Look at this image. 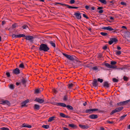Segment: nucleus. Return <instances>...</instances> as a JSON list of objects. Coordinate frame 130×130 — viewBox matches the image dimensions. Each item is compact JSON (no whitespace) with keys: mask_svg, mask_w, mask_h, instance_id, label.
<instances>
[{"mask_svg":"<svg viewBox=\"0 0 130 130\" xmlns=\"http://www.w3.org/2000/svg\"><path fill=\"white\" fill-rule=\"evenodd\" d=\"M54 105H56L57 106H60L63 107H66L69 110H73V108L70 105H66L65 103H55L54 104Z\"/></svg>","mask_w":130,"mask_h":130,"instance_id":"f257e3e1","label":"nucleus"},{"mask_svg":"<svg viewBox=\"0 0 130 130\" xmlns=\"http://www.w3.org/2000/svg\"><path fill=\"white\" fill-rule=\"evenodd\" d=\"M50 49V48L46 44L43 43L41 44L39 48L40 51H43L45 52H48Z\"/></svg>","mask_w":130,"mask_h":130,"instance_id":"f03ea898","label":"nucleus"},{"mask_svg":"<svg viewBox=\"0 0 130 130\" xmlns=\"http://www.w3.org/2000/svg\"><path fill=\"white\" fill-rule=\"evenodd\" d=\"M123 108V107L122 106L120 107L116 108L115 109L112 111L110 113V114L111 115H112L116 112H120L122 110Z\"/></svg>","mask_w":130,"mask_h":130,"instance_id":"7ed1b4c3","label":"nucleus"},{"mask_svg":"<svg viewBox=\"0 0 130 130\" xmlns=\"http://www.w3.org/2000/svg\"><path fill=\"white\" fill-rule=\"evenodd\" d=\"M76 58L75 60H74L76 61V62H75L72 63L73 68H75L82 65L81 62L80 61L77 60V59H78L77 58Z\"/></svg>","mask_w":130,"mask_h":130,"instance_id":"20e7f679","label":"nucleus"},{"mask_svg":"<svg viewBox=\"0 0 130 130\" xmlns=\"http://www.w3.org/2000/svg\"><path fill=\"white\" fill-rule=\"evenodd\" d=\"M62 54L69 60L73 61L74 60H75L76 58L74 56L70 55L65 53H62Z\"/></svg>","mask_w":130,"mask_h":130,"instance_id":"39448f33","label":"nucleus"},{"mask_svg":"<svg viewBox=\"0 0 130 130\" xmlns=\"http://www.w3.org/2000/svg\"><path fill=\"white\" fill-rule=\"evenodd\" d=\"M110 40L108 42V43L111 45L113 43H116L118 41V40L116 38H110Z\"/></svg>","mask_w":130,"mask_h":130,"instance_id":"423d86ee","label":"nucleus"},{"mask_svg":"<svg viewBox=\"0 0 130 130\" xmlns=\"http://www.w3.org/2000/svg\"><path fill=\"white\" fill-rule=\"evenodd\" d=\"M98 110V108H94L91 109H87L86 110L85 112L86 113H92L94 111Z\"/></svg>","mask_w":130,"mask_h":130,"instance_id":"0eeeda50","label":"nucleus"},{"mask_svg":"<svg viewBox=\"0 0 130 130\" xmlns=\"http://www.w3.org/2000/svg\"><path fill=\"white\" fill-rule=\"evenodd\" d=\"M74 15L75 16L76 19H80L82 18L81 13L79 11H78L77 12H75L74 14Z\"/></svg>","mask_w":130,"mask_h":130,"instance_id":"6e6552de","label":"nucleus"},{"mask_svg":"<svg viewBox=\"0 0 130 130\" xmlns=\"http://www.w3.org/2000/svg\"><path fill=\"white\" fill-rule=\"evenodd\" d=\"M34 38L33 36L28 35L26 36V37L25 38V39L29 40L30 42L32 43L33 41V39Z\"/></svg>","mask_w":130,"mask_h":130,"instance_id":"1a4fd4ad","label":"nucleus"},{"mask_svg":"<svg viewBox=\"0 0 130 130\" xmlns=\"http://www.w3.org/2000/svg\"><path fill=\"white\" fill-rule=\"evenodd\" d=\"M105 66L106 67L111 68L115 69L117 68V66H113V65H111L108 63H106L104 64Z\"/></svg>","mask_w":130,"mask_h":130,"instance_id":"9d476101","label":"nucleus"},{"mask_svg":"<svg viewBox=\"0 0 130 130\" xmlns=\"http://www.w3.org/2000/svg\"><path fill=\"white\" fill-rule=\"evenodd\" d=\"M92 84L93 86L94 87H96L98 86V83L96 79H93L92 83Z\"/></svg>","mask_w":130,"mask_h":130,"instance_id":"9b49d317","label":"nucleus"},{"mask_svg":"<svg viewBox=\"0 0 130 130\" xmlns=\"http://www.w3.org/2000/svg\"><path fill=\"white\" fill-rule=\"evenodd\" d=\"M98 116L96 115L92 114L90 115L89 116V118L91 119H94L98 118Z\"/></svg>","mask_w":130,"mask_h":130,"instance_id":"f8f14e48","label":"nucleus"},{"mask_svg":"<svg viewBox=\"0 0 130 130\" xmlns=\"http://www.w3.org/2000/svg\"><path fill=\"white\" fill-rule=\"evenodd\" d=\"M35 102H37L40 104L43 103L44 101V100L43 99H40L39 98H36L34 101Z\"/></svg>","mask_w":130,"mask_h":130,"instance_id":"ddd939ff","label":"nucleus"},{"mask_svg":"<svg viewBox=\"0 0 130 130\" xmlns=\"http://www.w3.org/2000/svg\"><path fill=\"white\" fill-rule=\"evenodd\" d=\"M20 71L18 68H17L13 70V73L16 75L20 73Z\"/></svg>","mask_w":130,"mask_h":130,"instance_id":"4468645a","label":"nucleus"},{"mask_svg":"<svg viewBox=\"0 0 130 130\" xmlns=\"http://www.w3.org/2000/svg\"><path fill=\"white\" fill-rule=\"evenodd\" d=\"M101 29H102L108 30L110 31H112L113 30V29L110 26L102 27Z\"/></svg>","mask_w":130,"mask_h":130,"instance_id":"2eb2a0df","label":"nucleus"},{"mask_svg":"<svg viewBox=\"0 0 130 130\" xmlns=\"http://www.w3.org/2000/svg\"><path fill=\"white\" fill-rule=\"evenodd\" d=\"M0 102V104L3 105L7 104L8 105H9L10 104L9 102L7 100L2 101H1Z\"/></svg>","mask_w":130,"mask_h":130,"instance_id":"dca6fc26","label":"nucleus"},{"mask_svg":"<svg viewBox=\"0 0 130 130\" xmlns=\"http://www.w3.org/2000/svg\"><path fill=\"white\" fill-rule=\"evenodd\" d=\"M110 84L108 83V82L107 81L104 82L103 84V86L104 87L108 88L110 87Z\"/></svg>","mask_w":130,"mask_h":130,"instance_id":"f3484780","label":"nucleus"},{"mask_svg":"<svg viewBox=\"0 0 130 130\" xmlns=\"http://www.w3.org/2000/svg\"><path fill=\"white\" fill-rule=\"evenodd\" d=\"M79 127H80L82 129H87L89 128V126L88 125H82L79 124Z\"/></svg>","mask_w":130,"mask_h":130,"instance_id":"a211bd4d","label":"nucleus"},{"mask_svg":"<svg viewBox=\"0 0 130 130\" xmlns=\"http://www.w3.org/2000/svg\"><path fill=\"white\" fill-rule=\"evenodd\" d=\"M27 82V80L26 79H25L24 78H23V77L22 79L21 80V84L22 83L23 85H24L25 87L26 86V84Z\"/></svg>","mask_w":130,"mask_h":130,"instance_id":"6ab92c4d","label":"nucleus"},{"mask_svg":"<svg viewBox=\"0 0 130 130\" xmlns=\"http://www.w3.org/2000/svg\"><path fill=\"white\" fill-rule=\"evenodd\" d=\"M60 116L61 117L63 118H70V117L67 115H66L64 113H60Z\"/></svg>","mask_w":130,"mask_h":130,"instance_id":"aec40b11","label":"nucleus"},{"mask_svg":"<svg viewBox=\"0 0 130 130\" xmlns=\"http://www.w3.org/2000/svg\"><path fill=\"white\" fill-rule=\"evenodd\" d=\"M34 108L35 110H38L40 109V106L37 104H35L34 106Z\"/></svg>","mask_w":130,"mask_h":130,"instance_id":"412c9836","label":"nucleus"},{"mask_svg":"<svg viewBox=\"0 0 130 130\" xmlns=\"http://www.w3.org/2000/svg\"><path fill=\"white\" fill-rule=\"evenodd\" d=\"M22 127H27L28 128H31L32 127L31 125L27 124L25 123H23L22 124Z\"/></svg>","mask_w":130,"mask_h":130,"instance_id":"4be33fe9","label":"nucleus"},{"mask_svg":"<svg viewBox=\"0 0 130 130\" xmlns=\"http://www.w3.org/2000/svg\"><path fill=\"white\" fill-rule=\"evenodd\" d=\"M48 43L54 47H55L56 45L55 43L53 41H49Z\"/></svg>","mask_w":130,"mask_h":130,"instance_id":"5701e85b","label":"nucleus"},{"mask_svg":"<svg viewBox=\"0 0 130 130\" xmlns=\"http://www.w3.org/2000/svg\"><path fill=\"white\" fill-rule=\"evenodd\" d=\"M56 117L55 116H52L49 118L48 120V122H51L53 120H55V119Z\"/></svg>","mask_w":130,"mask_h":130,"instance_id":"b1692460","label":"nucleus"},{"mask_svg":"<svg viewBox=\"0 0 130 130\" xmlns=\"http://www.w3.org/2000/svg\"><path fill=\"white\" fill-rule=\"evenodd\" d=\"M69 126L74 129L76 128L77 127V126L76 125L73 124H69Z\"/></svg>","mask_w":130,"mask_h":130,"instance_id":"393cba45","label":"nucleus"},{"mask_svg":"<svg viewBox=\"0 0 130 130\" xmlns=\"http://www.w3.org/2000/svg\"><path fill=\"white\" fill-rule=\"evenodd\" d=\"M41 92V91L40 90V89H38L35 90L34 93L35 94H38L40 93Z\"/></svg>","mask_w":130,"mask_h":130,"instance_id":"a878e982","label":"nucleus"},{"mask_svg":"<svg viewBox=\"0 0 130 130\" xmlns=\"http://www.w3.org/2000/svg\"><path fill=\"white\" fill-rule=\"evenodd\" d=\"M117 105L118 106H121L125 105L123 101L121 102H120L118 103H117Z\"/></svg>","mask_w":130,"mask_h":130,"instance_id":"bb28decb","label":"nucleus"},{"mask_svg":"<svg viewBox=\"0 0 130 130\" xmlns=\"http://www.w3.org/2000/svg\"><path fill=\"white\" fill-rule=\"evenodd\" d=\"M73 84L72 83H71L70 84H68L67 85V86L69 89H71L73 87Z\"/></svg>","mask_w":130,"mask_h":130,"instance_id":"cd10ccee","label":"nucleus"},{"mask_svg":"<svg viewBox=\"0 0 130 130\" xmlns=\"http://www.w3.org/2000/svg\"><path fill=\"white\" fill-rule=\"evenodd\" d=\"M127 116V115L126 114V115H123L121 116L120 118V121H122V120H123V119H124L125 117H126V116Z\"/></svg>","mask_w":130,"mask_h":130,"instance_id":"c85d7f7f","label":"nucleus"},{"mask_svg":"<svg viewBox=\"0 0 130 130\" xmlns=\"http://www.w3.org/2000/svg\"><path fill=\"white\" fill-rule=\"evenodd\" d=\"M22 28L23 29H26L27 28H28V27L27 25H25L23 26L22 27Z\"/></svg>","mask_w":130,"mask_h":130,"instance_id":"c756f323","label":"nucleus"},{"mask_svg":"<svg viewBox=\"0 0 130 130\" xmlns=\"http://www.w3.org/2000/svg\"><path fill=\"white\" fill-rule=\"evenodd\" d=\"M42 127L46 129L48 128L49 127V125H43L42 126Z\"/></svg>","mask_w":130,"mask_h":130,"instance_id":"7c9ffc66","label":"nucleus"},{"mask_svg":"<svg viewBox=\"0 0 130 130\" xmlns=\"http://www.w3.org/2000/svg\"><path fill=\"white\" fill-rule=\"evenodd\" d=\"M99 1L101 2L103 4H106L107 3V2L105 0H99Z\"/></svg>","mask_w":130,"mask_h":130,"instance_id":"2f4dec72","label":"nucleus"},{"mask_svg":"<svg viewBox=\"0 0 130 130\" xmlns=\"http://www.w3.org/2000/svg\"><path fill=\"white\" fill-rule=\"evenodd\" d=\"M18 25L16 23H14L12 25V27L13 29H14L18 26Z\"/></svg>","mask_w":130,"mask_h":130,"instance_id":"473e14b6","label":"nucleus"},{"mask_svg":"<svg viewBox=\"0 0 130 130\" xmlns=\"http://www.w3.org/2000/svg\"><path fill=\"white\" fill-rule=\"evenodd\" d=\"M19 68L24 69L25 68V66L23 63H21L19 66Z\"/></svg>","mask_w":130,"mask_h":130,"instance_id":"72a5a7b5","label":"nucleus"},{"mask_svg":"<svg viewBox=\"0 0 130 130\" xmlns=\"http://www.w3.org/2000/svg\"><path fill=\"white\" fill-rule=\"evenodd\" d=\"M100 34L102 35V36H106L108 34L106 32H102L100 33Z\"/></svg>","mask_w":130,"mask_h":130,"instance_id":"f704fd0d","label":"nucleus"},{"mask_svg":"<svg viewBox=\"0 0 130 130\" xmlns=\"http://www.w3.org/2000/svg\"><path fill=\"white\" fill-rule=\"evenodd\" d=\"M63 100L64 101H67L68 100V96L67 95L64 96L63 98Z\"/></svg>","mask_w":130,"mask_h":130,"instance_id":"c9c22d12","label":"nucleus"},{"mask_svg":"<svg viewBox=\"0 0 130 130\" xmlns=\"http://www.w3.org/2000/svg\"><path fill=\"white\" fill-rule=\"evenodd\" d=\"M112 81L114 83H117L118 82L119 80L118 79L115 78H113L112 79Z\"/></svg>","mask_w":130,"mask_h":130,"instance_id":"e433bc0d","label":"nucleus"},{"mask_svg":"<svg viewBox=\"0 0 130 130\" xmlns=\"http://www.w3.org/2000/svg\"><path fill=\"white\" fill-rule=\"evenodd\" d=\"M91 69H92L93 70L96 71L98 70V68H97V67L96 66H95L94 67H93L91 68Z\"/></svg>","mask_w":130,"mask_h":130,"instance_id":"4c0bfd02","label":"nucleus"},{"mask_svg":"<svg viewBox=\"0 0 130 130\" xmlns=\"http://www.w3.org/2000/svg\"><path fill=\"white\" fill-rule=\"evenodd\" d=\"M9 88L12 89H13L14 88V86L13 84H10L9 86Z\"/></svg>","mask_w":130,"mask_h":130,"instance_id":"58836bf2","label":"nucleus"},{"mask_svg":"<svg viewBox=\"0 0 130 130\" xmlns=\"http://www.w3.org/2000/svg\"><path fill=\"white\" fill-rule=\"evenodd\" d=\"M121 53V51H117L116 52V54L117 55H119Z\"/></svg>","mask_w":130,"mask_h":130,"instance_id":"ea45409f","label":"nucleus"},{"mask_svg":"<svg viewBox=\"0 0 130 130\" xmlns=\"http://www.w3.org/2000/svg\"><path fill=\"white\" fill-rule=\"evenodd\" d=\"M18 36V35H15L14 34H12V38L13 39L14 38V39L18 38V37H17Z\"/></svg>","mask_w":130,"mask_h":130,"instance_id":"a19ab883","label":"nucleus"},{"mask_svg":"<svg viewBox=\"0 0 130 130\" xmlns=\"http://www.w3.org/2000/svg\"><path fill=\"white\" fill-rule=\"evenodd\" d=\"M123 79L125 81H127L128 80V77L125 76H123Z\"/></svg>","mask_w":130,"mask_h":130,"instance_id":"79ce46f5","label":"nucleus"},{"mask_svg":"<svg viewBox=\"0 0 130 130\" xmlns=\"http://www.w3.org/2000/svg\"><path fill=\"white\" fill-rule=\"evenodd\" d=\"M1 130H9V129L7 128L3 127L1 128Z\"/></svg>","mask_w":130,"mask_h":130,"instance_id":"37998d69","label":"nucleus"},{"mask_svg":"<svg viewBox=\"0 0 130 130\" xmlns=\"http://www.w3.org/2000/svg\"><path fill=\"white\" fill-rule=\"evenodd\" d=\"M97 80L98 81L100 82L101 83H102L103 82V79H100V78H98Z\"/></svg>","mask_w":130,"mask_h":130,"instance_id":"c03bdc74","label":"nucleus"},{"mask_svg":"<svg viewBox=\"0 0 130 130\" xmlns=\"http://www.w3.org/2000/svg\"><path fill=\"white\" fill-rule=\"evenodd\" d=\"M6 75L7 76V77H9L10 76V73L8 72H7L6 73Z\"/></svg>","mask_w":130,"mask_h":130,"instance_id":"a18cd8bd","label":"nucleus"},{"mask_svg":"<svg viewBox=\"0 0 130 130\" xmlns=\"http://www.w3.org/2000/svg\"><path fill=\"white\" fill-rule=\"evenodd\" d=\"M117 63V62L115 61H113L111 62L110 64L112 65L115 64Z\"/></svg>","mask_w":130,"mask_h":130,"instance_id":"49530a36","label":"nucleus"},{"mask_svg":"<svg viewBox=\"0 0 130 130\" xmlns=\"http://www.w3.org/2000/svg\"><path fill=\"white\" fill-rule=\"evenodd\" d=\"M123 102H124V105H125L126 104L130 102V99L129 100L124 101Z\"/></svg>","mask_w":130,"mask_h":130,"instance_id":"de8ad7c7","label":"nucleus"},{"mask_svg":"<svg viewBox=\"0 0 130 130\" xmlns=\"http://www.w3.org/2000/svg\"><path fill=\"white\" fill-rule=\"evenodd\" d=\"M121 4L123 6H126L127 5L126 3L123 2H121Z\"/></svg>","mask_w":130,"mask_h":130,"instance_id":"09e8293b","label":"nucleus"},{"mask_svg":"<svg viewBox=\"0 0 130 130\" xmlns=\"http://www.w3.org/2000/svg\"><path fill=\"white\" fill-rule=\"evenodd\" d=\"M75 2V0H71L70 1V3L71 4H74Z\"/></svg>","mask_w":130,"mask_h":130,"instance_id":"8fccbe9b","label":"nucleus"},{"mask_svg":"<svg viewBox=\"0 0 130 130\" xmlns=\"http://www.w3.org/2000/svg\"><path fill=\"white\" fill-rule=\"evenodd\" d=\"M26 104L25 102L24 101L22 102V103L21 106L22 107H25L26 106Z\"/></svg>","mask_w":130,"mask_h":130,"instance_id":"3c124183","label":"nucleus"},{"mask_svg":"<svg viewBox=\"0 0 130 130\" xmlns=\"http://www.w3.org/2000/svg\"><path fill=\"white\" fill-rule=\"evenodd\" d=\"M98 56L99 58H101L102 57V54L100 53L98 54Z\"/></svg>","mask_w":130,"mask_h":130,"instance_id":"603ef678","label":"nucleus"},{"mask_svg":"<svg viewBox=\"0 0 130 130\" xmlns=\"http://www.w3.org/2000/svg\"><path fill=\"white\" fill-rule=\"evenodd\" d=\"M66 6L69 9H71L72 8L73 6H70L67 4L66 5Z\"/></svg>","mask_w":130,"mask_h":130,"instance_id":"864d4df0","label":"nucleus"},{"mask_svg":"<svg viewBox=\"0 0 130 130\" xmlns=\"http://www.w3.org/2000/svg\"><path fill=\"white\" fill-rule=\"evenodd\" d=\"M83 17L87 19H89V18L85 14H83Z\"/></svg>","mask_w":130,"mask_h":130,"instance_id":"5fc2aeb1","label":"nucleus"},{"mask_svg":"<svg viewBox=\"0 0 130 130\" xmlns=\"http://www.w3.org/2000/svg\"><path fill=\"white\" fill-rule=\"evenodd\" d=\"M107 122L108 123H109L111 124L113 123L114 122L113 121H109L107 120Z\"/></svg>","mask_w":130,"mask_h":130,"instance_id":"6e6d98bb","label":"nucleus"},{"mask_svg":"<svg viewBox=\"0 0 130 130\" xmlns=\"http://www.w3.org/2000/svg\"><path fill=\"white\" fill-rule=\"evenodd\" d=\"M85 8L87 10H89L90 8L89 6L87 5L85 6Z\"/></svg>","mask_w":130,"mask_h":130,"instance_id":"4d7b16f0","label":"nucleus"},{"mask_svg":"<svg viewBox=\"0 0 130 130\" xmlns=\"http://www.w3.org/2000/svg\"><path fill=\"white\" fill-rule=\"evenodd\" d=\"M113 31H112V32H113L114 33H115V32H116V33H117V29H113Z\"/></svg>","mask_w":130,"mask_h":130,"instance_id":"13d9d810","label":"nucleus"},{"mask_svg":"<svg viewBox=\"0 0 130 130\" xmlns=\"http://www.w3.org/2000/svg\"><path fill=\"white\" fill-rule=\"evenodd\" d=\"M53 90L54 92L55 93H56L58 92V91L55 89H53Z\"/></svg>","mask_w":130,"mask_h":130,"instance_id":"bf43d9fd","label":"nucleus"},{"mask_svg":"<svg viewBox=\"0 0 130 130\" xmlns=\"http://www.w3.org/2000/svg\"><path fill=\"white\" fill-rule=\"evenodd\" d=\"M107 46L105 45L103 47V49L104 50H105L107 48Z\"/></svg>","mask_w":130,"mask_h":130,"instance_id":"052dcab7","label":"nucleus"},{"mask_svg":"<svg viewBox=\"0 0 130 130\" xmlns=\"http://www.w3.org/2000/svg\"><path fill=\"white\" fill-rule=\"evenodd\" d=\"M117 49L118 50H120L121 49V48L119 46V45H118L117 47Z\"/></svg>","mask_w":130,"mask_h":130,"instance_id":"680f3d73","label":"nucleus"},{"mask_svg":"<svg viewBox=\"0 0 130 130\" xmlns=\"http://www.w3.org/2000/svg\"><path fill=\"white\" fill-rule=\"evenodd\" d=\"M103 8V7H99L97 8L98 10H101Z\"/></svg>","mask_w":130,"mask_h":130,"instance_id":"e2e57ef3","label":"nucleus"},{"mask_svg":"<svg viewBox=\"0 0 130 130\" xmlns=\"http://www.w3.org/2000/svg\"><path fill=\"white\" fill-rule=\"evenodd\" d=\"M103 10H101L98 11V12L100 13H103Z\"/></svg>","mask_w":130,"mask_h":130,"instance_id":"0e129e2a","label":"nucleus"},{"mask_svg":"<svg viewBox=\"0 0 130 130\" xmlns=\"http://www.w3.org/2000/svg\"><path fill=\"white\" fill-rule=\"evenodd\" d=\"M62 128L63 130H69L68 128L65 127H63Z\"/></svg>","mask_w":130,"mask_h":130,"instance_id":"69168bd1","label":"nucleus"},{"mask_svg":"<svg viewBox=\"0 0 130 130\" xmlns=\"http://www.w3.org/2000/svg\"><path fill=\"white\" fill-rule=\"evenodd\" d=\"M21 82L18 83V82H16V85H17V86H18L20 85H21Z\"/></svg>","mask_w":130,"mask_h":130,"instance_id":"338daca9","label":"nucleus"},{"mask_svg":"<svg viewBox=\"0 0 130 130\" xmlns=\"http://www.w3.org/2000/svg\"><path fill=\"white\" fill-rule=\"evenodd\" d=\"M6 23V22L5 21H2V25H4Z\"/></svg>","mask_w":130,"mask_h":130,"instance_id":"774afa93","label":"nucleus"}]
</instances>
